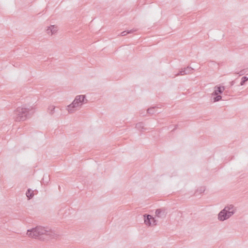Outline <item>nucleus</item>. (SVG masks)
<instances>
[{
  "label": "nucleus",
  "instance_id": "obj_16",
  "mask_svg": "<svg viewBox=\"0 0 248 248\" xmlns=\"http://www.w3.org/2000/svg\"><path fill=\"white\" fill-rule=\"evenodd\" d=\"M238 74L240 75V76H242V75H244V73H243V71H240V72Z\"/></svg>",
  "mask_w": 248,
  "mask_h": 248
},
{
  "label": "nucleus",
  "instance_id": "obj_6",
  "mask_svg": "<svg viewBox=\"0 0 248 248\" xmlns=\"http://www.w3.org/2000/svg\"><path fill=\"white\" fill-rule=\"evenodd\" d=\"M144 218V223L148 226L156 225V220L154 217L150 215L145 214L143 215Z\"/></svg>",
  "mask_w": 248,
  "mask_h": 248
},
{
  "label": "nucleus",
  "instance_id": "obj_15",
  "mask_svg": "<svg viewBox=\"0 0 248 248\" xmlns=\"http://www.w3.org/2000/svg\"><path fill=\"white\" fill-rule=\"evenodd\" d=\"M155 107H153V108H148L147 109V113H148L149 114H153L155 112Z\"/></svg>",
  "mask_w": 248,
  "mask_h": 248
},
{
  "label": "nucleus",
  "instance_id": "obj_3",
  "mask_svg": "<svg viewBox=\"0 0 248 248\" xmlns=\"http://www.w3.org/2000/svg\"><path fill=\"white\" fill-rule=\"evenodd\" d=\"M32 109V107H30L29 108L18 107L14 111V119L18 122L25 121L28 117L29 111H31Z\"/></svg>",
  "mask_w": 248,
  "mask_h": 248
},
{
  "label": "nucleus",
  "instance_id": "obj_1",
  "mask_svg": "<svg viewBox=\"0 0 248 248\" xmlns=\"http://www.w3.org/2000/svg\"><path fill=\"white\" fill-rule=\"evenodd\" d=\"M27 234L29 237L41 240L56 239L58 235L54 231L48 228L39 226L27 231Z\"/></svg>",
  "mask_w": 248,
  "mask_h": 248
},
{
  "label": "nucleus",
  "instance_id": "obj_12",
  "mask_svg": "<svg viewBox=\"0 0 248 248\" xmlns=\"http://www.w3.org/2000/svg\"><path fill=\"white\" fill-rule=\"evenodd\" d=\"M55 107L54 106H50L48 108V111L50 115H53L55 112Z\"/></svg>",
  "mask_w": 248,
  "mask_h": 248
},
{
  "label": "nucleus",
  "instance_id": "obj_8",
  "mask_svg": "<svg viewBox=\"0 0 248 248\" xmlns=\"http://www.w3.org/2000/svg\"><path fill=\"white\" fill-rule=\"evenodd\" d=\"M58 31V27L55 25H51L47 27L46 32L50 36L55 34Z\"/></svg>",
  "mask_w": 248,
  "mask_h": 248
},
{
  "label": "nucleus",
  "instance_id": "obj_4",
  "mask_svg": "<svg viewBox=\"0 0 248 248\" xmlns=\"http://www.w3.org/2000/svg\"><path fill=\"white\" fill-rule=\"evenodd\" d=\"M235 212V209L232 204L226 206L218 214L217 218L223 221L231 217Z\"/></svg>",
  "mask_w": 248,
  "mask_h": 248
},
{
  "label": "nucleus",
  "instance_id": "obj_13",
  "mask_svg": "<svg viewBox=\"0 0 248 248\" xmlns=\"http://www.w3.org/2000/svg\"><path fill=\"white\" fill-rule=\"evenodd\" d=\"M144 124L140 122L136 124V127L139 130H141L144 128Z\"/></svg>",
  "mask_w": 248,
  "mask_h": 248
},
{
  "label": "nucleus",
  "instance_id": "obj_11",
  "mask_svg": "<svg viewBox=\"0 0 248 248\" xmlns=\"http://www.w3.org/2000/svg\"><path fill=\"white\" fill-rule=\"evenodd\" d=\"M136 31V30H129L128 31H124L121 33V35L122 36H124L128 33H132Z\"/></svg>",
  "mask_w": 248,
  "mask_h": 248
},
{
  "label": "nucleus",
  "instance_id": "obj_7",
  "mask_svg": "<svg viewBox=\"0 0 248 248\" xmlns=\"http://www.w3.org/2000/svg\"><path fill=\"white\" fill-rule=\"evenodd\" d=\"M193 70L194 69L192 68L189 66H187L186 68H182L179 73L175 74L172 77L174 78L180 75L184 76L185 75L191 74Z\"/></svg>",
  "mask_w": 248,
  "mask_h": 248
},
{
  "label": "nucleus",
  "instance_id": "obj_5",
  "mask_svg": "<svg viewBox=\"0 0 248 248\" xmlns=\"http://www.w3.org/2000/svg\"><path fill=\"white\" fill-rule=\"evenodd\" d=\"M224 90L225 87L224 86H216L214 87V91L211 94L212 96H215L211 99L213 102H218L222 99V96L220 94L222 93Z\"/></svg>",
  "mask_w": 248,
  "mask_h": 248
},
{
  "label": "nucleus",
  "instance_id": "obj_10",
  "mask_svg": "<svg viewBox=\"0 0 248 248\" xmlns=\"http://www.w3.org/2000/svg\"><path fill=\"white\" fill-rule=\"evenodd\" d=\"M34 191L31 190V189H28L27 191L26 192V196L29 199H31L34 196Z\"/></svg>",
  "mask_w": 248,
  "mask_h": 248
},
{
  "label": "nucleus",
  "instance_id": "obj_9",
  "mask_svg": "<svg viewBox=\"0 0 248 248\" xmlns=\"http://www.w3.org/2000/svg\"><path fill=\"white\" fill-rule=\"evenodd\" d=\"M155 215L158 217H163L166 216V210L163 208L157 209L155 211Z\"/></svg>",
  "mask_w": 248,
  "mask_h": 248
},
{
  "label": "nucleus",
  "instance_id": "obj_2",
  "mask_svg": "<svg viewBox=\"0 0 248 248\" xmlns=\"http://www.w3.org/2000/svg\"><path fill=\"white\" fill-rule=\"evenodd\" d=\"M87 102L85 95H77L72 103L67 106L66 110L69 113H73L80 109L83 104Z\"/></svg>",
  "mask_w": 248,
  "mask_h": 248
},
{
  "label": "nucleus",
  "instance_id": "obj_17",
  "mask_svg": "<svg viewBox=\"0 0 248 248\" xmlns=\"http://www.w3.org/2000/svg\"><path fill=\"white\" fill-rule=\"evenodd\" d=\"M234 84V81H232L231 82V86H233Z\"/></svg>",
  "mask_w": 248,
  "mask_h": 248
},
{
  "label": "nucleus",
  "instance_id": "obj_14",
  "mask_svg": "<svg viewBox=\"0 0 248 248\" xmlns=\"http://www.w3.org/2000/svg\"><path fill=\"white\" fill-rule=\"evenodd\" d=\"M247 80H248V77H243L241 78V81L240 85L241 86H243Z\"/></svg>",
  "mask_w": 248,
  "mask_h": 248
}]
</instances>
